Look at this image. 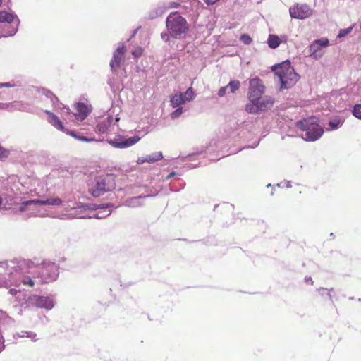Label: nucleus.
<instances>
[{
  "instance_id": "obj_10",
  "label": "nucleus",
  "mask_w": 361,
  "mask_h": 361,
  "mask_svg": "<svg viewBox=\"0 0 361 361\" xmlns=\"http://www.w3.org/2000/svg\"><path fill=\"white\" fill-rule=\"evenodd\" d=\"M250 86L248 89V98L257 99L258 97L262 96L265 91V86L263 81L256 77L250 80Z\"/></svg>"
},
{
  "instance_id": "obj_30",
  "label": "nucleus",
  "mask_w": 361,
  "mask_h": 361,
  "mask_svg": "<svg viewBox=\"0 0 361 361\" xmlns=\"http://www.w3.org/2000/svg\"><path fill=\"white\" fill-rule=\"evenodd\" d=\"M66 133L71 135V136L74 137L78 140L82 141V142H90L94 140L92 138H87L83 135H77L75 132L66 130Z\"/></svg>"
},
{
  "instance_id": "obj_44",
  "label": "nucleus",
  "mask_w": 361,
  "mask_h": 361,
  "mask_svg": "<svg viewBox=\"0 0 361 361\" xmlns=\"http://www.w3.org/2000/svg\"><path fill=\"white\" fill-rule=\"evenodd\" d=\"M207 5H213L219 0H204Z\"/></svg>"
},
{
  "instance_id": "obj_27",
  "label": "nucleus",
  "mask_w": 361,
  "mask_h": 361,
  "mask_svg": "<svg viewBox=\"0 0 361 361\" xmlns=\"http://www.w3.org/2000/svg\"><path fill=\"white\" fill-rule=\"evenodd\" d=\"M19 337H26L30 338L32 341H36L37 340V334L32 331H22L17 334Z\"/></svg>"
},
{
  "instance_id": "obj_16",
  "label": "nucleus",
  "mask_w": 361,
  "mask_h": 361,
  "mask_svg": "<svg viewBox=\"0 0 361 361\" xmlns=\"http://www.w3.org/2000/svg\"><path fill=\"white\" fill-rule=\"evenodd\" d=\"M274 102V99L271 96H261L257 99V105L259 107V112L264 111L272 107Z\"/></svg>"
},
{
  "instance_id": "obj_38",
  "label": "nucleus",
  "mask_w": 361,
  "mask_h": 361,
  "mask_svg": "<svg viewBox=\"0 0 361 361\" xmlns=\"http://www.w3.org/2000/svg\"><path fill=\"white\" fill-rule=\"evenodd\" d=\"M180 4L178 2L172 1L170 2L166 7V10L169 8H178L180 6Z\"/></svg>"
},
{
  "instance_id": "obj_40",
  "label": "nucleus",
  "mask_w": 361,
  "mask_h": 361,
  "mask_svg": "<svg viewBox=\"0 0 361 361\" xmlns=\"http://www.w3.org/2000/svg\"><path fill=\"white\" fill-rule=\"evenodd\" d=\"M142 48H140V47H138V48L135 49V50H133V51H132V54H133L134 56H135V57H139V56H141V54H142Z\"/></svg>"
},
{
  "instance_id": "obj_54",
  "label": "nucleus",
  "mask_w": 361,
  "mask_h": 361,
  "mask_svg": "<svg viewBox=\"0 0 361 361\" xmlns=\"http://www.w3.org/2000/svg\"><path fill=\"white\" fill-rule=\"evenodd\" d=\"M77 217H78V218H85V216H77Z\"/></svg>"
},
{
  "instance_id": "obj_17",
  "label": "nucleus",
  "mask_w": 361,
  "mask_h": 361,
  "mask_svg": "<svg viewBox=\"0 0 361 361\" xmlns=\"http://www.w3.org/2000/svg\"><path fill=\"white\" fill-rule=\"evenodd\" d=\"M153 195H139L137 197H133L127 199L125 201V206L128 207H139L142 205V200L145 198L154 197Z\"/></svg>"
},
{
  "instance_id": "obj_57",
  "label": "nucleus",
  "mask_w": 361,
  "mask_h": 361,
  "mask_svg": "<svg viewBox=\"0 0 361 361\" xmlns=\"http://www.w3.org/2000/svg\"><path fill=\"white\" fill-rule=\"evenodd\" d=\"M1 3H2V0H0V6L1 5Z\"/></svg>"
},
{
  "instance_id": "obj_36",
  "label": "nucleus",
  "mask_w": 361,
  "mask_h": 361,
  "mask_svg": "<svg viewBox=\"0 0 361 361\" xmlns=\"http://www.w3.org/2000/svg\"><path fill=\"white\" fill-rule=\"evenodd\" d=\"M171 37H172L171 36V33L169 32L168 31L167 32H163L161 33V38L165 42H169Z\"/></svg>"
},
{
  "instance_id": "obj_56",
  "label": "nucleus",
  "mask_w": 361,
  "mask_h": 361,
  "mask_svg": "<svg viewBox=\"0 0 361 361\" xmlns=\"http://www.w3.org/2000/svg\"><path fill=\"white\" fill-rule=\"evenodd\" d=\"M271 184H268V185H267V187H271Z\"/></svg>"
},
{
  "instance_id": "obj_9",
  "label": "nucleus",
  "mask_w": 361,
  "mask_h": 361,
  "mask_svg": "<svg viewBox=\"0 0 361 361\" xmlns=\"http://www.w3.org/2000/svg\"><path fill=\"white\" fill-rule=\"evenodd\" d=\"M329 44V41L327 38H321L313 41L309 47V56L315 60L321 59L324 54L322 49L328 47Z\"/></svg>"
},
{
  "instance_id": "obj_1",
  "label": "nucleus",
  "mask_w": 361,
  "mask_h": 361,
  "mask_svg": "<svg viewBox=\"0 0 361 361\" xmlns=\"http://www.w3.org/2000/svg\"><path fill=\"white\" fill-rule=\"evenodd\" d=\"M0 267L4 272L0 273V287L9 288L23 284L34 287L40 283H50L56 280L59 274V265L53 262L44 261L36 268V276L25 275L18 262L15 261L1 262Z\"/></svg>"
},
{
  "instance_id": "obj_13",
  "label": "nucleus",
  "mask_w": 361,
  "mask_h": 361,
  "mask_svg": "<svg viewBox=\"0 0 361 361\" xmlns=\"http://www.w3.org/2000/svg\"><path fill=\"white\" fill-rule=\"evenodd\" d=\"M140 137L138 135H135L128 138L119 137L114 140H108V142L113 147L119 149H124L131 147L136 144Z\"/></svg>"
},
{
  "instance_id": "obj_33",
  "label": "nucleus",
  "mask_w": 361,
  "mask_h": 361,
  "mask_svg": "<svg viewBox=\"0 0 361 361\" xmlns=\"http://www.w3.org/2000/svg\"><path fill=\"white\" fill-rule=\"evenodd\" d=\"M352 30H353V26H350L346 29H342L339 31L337 37L338 38L344 37L348 34H349L352 31Z\"/></svg>"
},
{
  "instance_id": "obj_21",
  "label": "nucleus",
  "mask_w": 361,
  "mask_h": 361,
  "mask_svg": "<svg viewBox=\"0 0 361 361\" xmlns=\"http://www.w3.org/2000/svg\"><path fill=\"white\" fill-rule=\"evenodd\" d=\"M114 207L112 204H103L100 208L105 209L103 212H97L94 217L97 219H103L109 216L111 213V208Z\"/></svg>"
},
{
  "instance_id": "obj_55",
  "label": "nucleus",
  "mask_w": 361,
  "mask_h": 361,
  "mask_svg": "<svg viewBox=\"0 0 361 361\" xmlns=\"http://www.w3.org/2000/svg\"><path fill=\"white\" fill-rule=\"evenodd\" d=\"M135 32H136V31H134L133 36H134L135 35Z\"/></svg>"
},
{
  "instance_id": "obj_49",
  "label": "nucleus",
  "mask_w": 361,
  "mask_h": 361,
  "mask_svg": "<svg viewBox=\"0 0 361 361\" xmlns=\"http://www.w3.org/2000/svg\"><path fill=\"white\" fill-rule=\"evenodd\" d=\"M8 106L7 104L0 102V109H4Z\"/></svg>"
},
{
  "instance_id": "obj_23",
  "label": "nucleus",
  "mask_w": 361,
  "mask_h": 361,
  "mask_svg": "<svg viewBox=\"0 0 361 361\" xmlns=\"http://www.w3.org/2000/svg\"><path fill=\"white\" fill-rule=\"evenodd\" d=\"M267 44L270 48L276 49L280 45L281 40L277 35H269L267 39Z\"/></svg>"
},
{
  "instance_id": "obj_19",
  "label": "nucleus",
  "mask_w": 361,
  "mask_h": 361,
  "mask_svg": "<svg viewBox=\"0 0 361 361\" xmlns=\"http://www.w3.org/2000/svg\"><path fill=\"white\" fill-rule=\"evenodd\" d=\"M45 112L49 115L48 121L49 123H51L56 129L66 133L67 130H65L62 122L56 115L51 113L49 111H46Z\"/></svg>"
},
{
  "instance_id": "obj_51",
  "label": "nucleus",
  "mask_w": 361,
  "mask_h": 361,
  "mask_svg": "<svg viewBox=\"0 0 361 361\" xmlns=\"http://www.w3.org/2000/svg\"><path fill=\"white\" fill-rule=\"evenodd\" d=\"M284 184H286V186L288 188H291V184H290V183L289 181L284 183Z\"/></svg>"
},
{
  "instance_id": "obj_47",
  "label": "nucleus",
  "mask_w": 361,
  "mask_h": 361,
  "mask_svg": "<svg viewBox=\"0 0 361 361\" xmlns=\"http://www.w3.org/2000/svg\"><path fill=\"white\" fill-rule=\"evenodd\" d=\"M86 207H87V205L85 206V205H83L82 204H80V205H78L77 207H74V209H79L86 208Z\"/></svg>"
},
{
  "instance_id": "obj_14",
  "label": "nucleus",
  "mask_w": 361,
  "mask_h": 361,
  "mask_svg": "<svg viewBox=\"0 0 361 361\" xmlns=\"http://www.w3.org/2000/svg\"><path fill=\"white\" fill-rule=\"evenodd\" d=\"M126 47L123 44H119L118 48L113 54L112 59L110 61V68L112 72H116L120 67L121 61L124 59Z\"/></svg>"
},
{
  "instance_id": "obj_2",
  "label": "nucleus",
  "mask_w": 361,
  "mask_h": 361,
  "mask_svg": "<svg viewBox=\"0 0 361 361\" xmlns=\"http://www.w3.org/2000/svg\"><path fill=\"white\" fill-rule=\"evenodd\" d=\"M8 293L15 297L16 301L20 306L26 308L29 307H36L38 308H44L51 310L54 306V300L50 297L39 296L32 295L25 298L24 293L20 290L10 288Z\"/></svg>"
},
{
  "instance_id": "obj_32",
  "label": "nucleus",
  "mask_w": 361,
  "mask_h": 361,
  "mask_svg": "<svg viewBox=\"0 0 361 361\" xmlns=\"http://www.w3.org/2000/svg\"><path fill=\"white\" fill-rule=\"evenodd\" d=\"M353 114L355 117L361 120V104H355L354 106Z\"/></svg>"
},
{
  "instance_id": "obj_7",
  "label": "nucleus",
  "mask_w": 361,
  "mask_h": 361,
  "mask_svg": "<svg viewBox=\"0 0 361 361\" xmlns=\"http://www.w3.org/2000/svg\"><path fill=\"white\" fill-rule=\"evenodd\" d=\"M20 20L16 15L6 11H0V38L14 35Z\"/></svg>"
},
{
  "instance_id": "obj_29",
  "label": "nucleus",
  "mask_w": 361,
  "mask_h": 361,
  "mask_svg": "<svg viewBox=\"0 0 361 361\" xmlns=\"http://www.w3.org/2000/svg\"><path fill=\"white\" fill-rule=\"evenodd\" d=\"M240 86V82L239 80H231L229 83L227 85V87L230 89V92L231 93H235L237 90H238Z\"/></svg>"
},
{
  "instance_id": "obj_31",
  "label": "nucleus",
  "mask_w": 361,
  "mask_h": 361,
  "mask_svg": "<svg viewBox=\"0 0 361 361\" xmlns=\"http://www.w3.org/2000/svg\"><path fill=\"white\" fill-rule=\"evenodd\" d=\"M183 113V109L181 106L176 107V109L171 112V119H177Z\"/></svg>"
},
{
  "instance_id": "obj_42",
  "label": "nucleus",
  "mask_w": 361,
  "mask_h": 361,
  "mask_svg": "<svg viewBox=\"0 0 361 361\" xmlns=\"http://www.w3.org/2000/svg\"><path fill=\"white\" fill-rule=\"evenodd\" d=\"M4 340L3 338V336L0 333V353L4 350Z\"/></svg>"
},
{
  "instance_id": "obj_37",
  "label": "nucleus",
  "mask_w": 361,
  "mask_h": 361,
  "mask_svg": "<svg viewBox=\"0 0 361 361\" xmlns=\"http://www.w3.org/2000/svg\"><path fill=\"white\" fill-rule=\"evenodd\" d=\"M46 96L51 99V101L52 102L53 104H55V102L58 101L55 95H54V94L50 91H46Z\"/></svg>"
},
{
  "instance_id": "obj_41",
  "label": "nucleus",
  "mask_w": 361,
  "mask_h": 361,
  "mask_svg": "<svg viewBox=\"0 0 361 361\" xmlns=\"http://www.w3.org/2000/svg\"><path fill=\"white\" fill-rule=\"evenodd\" d=\"M8 155V152L0 146V158H6Z\"/></svg>"
},
{
  "instance_id": "obj_24",
  "label": "nucleus",
  "mask_w": 361,
  "mask_h": 361,
  "mask_svg": "<svg viewBox=\"0 0 361 361\" xmlns=\"http://www.w3.org/2000/svg\"><path fill=\"white\" fill-rule=\"evenodd\" d=\"M344 120L338 116L334 117L329 122V125L331 130H336L342 126Z\"/></svg>"
},
{
  "instance_id": "obj_8",
  "label": "nucleus",
  "mask_w": 361,
  "mask_h": 361,
  "mask_svg": "<svg viewBox=\"0 0 361 361\" xmlns=\"http://www.w3.org/2000/svg\"><path fill=\"white\" fill-rule=\"evenodd\" d=\"M42 199H32L23 201L19 206L20 212H25V217H45L47 214L41 207L43 206Z\"/></svg>"
},
{
  "instance_id": "obj_35",
  "label": "nucleus",
  "mask_w": 361,
  "mask_h": 361,
  "mask_svg": "<svg viewBox=\"0 0 361 361\" xmlns=\"http://www.w3.org/2000/svg\"><path fill=\"white\" fill-rule=\"evenodd\" d=\"M20 85L18 82H16L13 81L7 82H0V88L1 87H18Z\"/></svg>"
},
{
  "instance_id": "obj_52",
  "label": "nucleus",
  "mask_w": 361,
  "mask_h": 361,
  "mask_svg": "<svg viewBox=\"0 0 361 361\" xmlns=\"http://www.w3.org/2000/svg\"><path fill=\"white\" fill-rule=\"evenodd\" d=\"M334 288H331L329 289V291H328V292L331 293H333V292H334Z\"/></svg>"
},
{
  "instance_id": "obj_45",
  "label": "nucleus",
  "mask_w": 361,
  "mask_h": 361,
  "mask_svg": "<svg viewBox=\"0 0 361 361\" xmlns=\"http://www.w3.org/2000/svg\"><path fill=\"white\" fill-rule=\"evenodd\" d=\"M176 172L175 171H172L171 173H170L168 176H166V177L165 178V179L168 180L172 177H173L175 175H176Z\"/></svg>"
},
{
  "instance_id": "obj_28",
  "label": "nucleus",
  "mask_w": 361,
  "mask_h": 361,
  "mask_svg": "<svg viewBox=\"0 0 361 361\" xmlns=\"http://www.w3.org/2000/svg\"><path fill=\"white\" fill-rule=\"evenodd\" d=\"M183 95L184 102L192 101L195 97V92L192 87H189L185 92H181Z\"/></svg>"
},
{
  "instance_id": "obj_26",
  "label": "nucleus",
  "mask_w": 361,
  "mask_h": 361,
  "mask_svg": "<svg viewBox=\"0 0 361 361\" xmlns=\"http://www.w3.org/2000/svg\"><path fill=\"white\" fill-rule=\"evenodd\" d=\"M42 201L43 202L44 205H53V206H58L61 204L62 200L59 197L55 198H42Z\"/></svg>"
},
{
  "instance_id": "obj_34",
  "label": "nucleus",
  "mask_w": 361,
  "mask_h": 361,
  "mask_svg": "<svg viewBox=\"0 0 361 361\" xmlns=\"http://www.w3.org/2000/svg\"><path fill=\"white\" fill-rule=\"evenodd\" d=\"M240 40L245 44H250L252 42V38L247 34H243L240 37Z\"/></svg>"
},
{
  "instance_id": "obj_39",
  "label": "nucleus",
  "mask_w": 361,
  "mask_h": 361,
  "mask_svg": "<svg viewBox=\"0 0 361 361\" xmlns=\"http://www.w3.org/2000/svg\"><path fill=\"white\" fill-rule=\"evenodd\" d=\"M228 87L226 86L221 87L218 91V96L220 97H224L226 94V92Z\"/></svg>"
},
{
  "instance_id": "obj_5",
  "label": "nucleus",
  "mask_w": 361,
  "mask_h": 361,
  "mask_svg": "<svg viewBox=\"0 0 361 361\" xmlns=\"http://www.w3.org/2000/svg\"><path fill=\"white\" fill-rule=\"evenodd\" d=\"M166 27L173 38L180 39L185 35L188 30L189 25L185 18L176 13H171L166 20Z\"/></svg>"
},
{
  "instance_id": "obj_18",
  "label": "nucleus",
  "mask_w": 361,
  "mask_h": 361,
  "mask_svg": "<svg viewBox=\"0 0 361 361\" xmlns=\"http://www.w3.org/2000/svg\"><path fill=\"white\" fill-rule=\"evenodd\" d=\"M166 11L164 4H159L153 8L148 13V18L151 20L161 16Z\"/></svg>"
},
{
  "instance_id": "obj_48",
  "label": "nucleus",
  "mask_w": 361,
  "mask_h": 361,
  "mask_svg": "<svg viewBox=\"0 0 361 361\" xmlns=\"http://www.w3.org/2000/svg\"><path fill=\"white\" fill-rule=\"evenodd\" d=\"M326 289L324 288H319L317 289V290L320 293L321 295L323 296L324 295V293H323L324 290H326Z\"/></svg>"
},
{
  "instance_id": "obj_46",
  "label": "nucleus",
  "mask_w": 361,
  "mask_h": 361,
  "mask_svg": "<svg viewBox=\"0 0 361 361\" xmlns=\"http://www.w3.org/2000/svg\"><path fill=\"white\" fill-rule=\"evenodd\" d=\"M305 281L307 283L310 282L312 285V284H313V283H314V282H313V281H312V279L311 277H310V276H306V277L305 278Z\"/></svg>"
},
{
  "instance_id": "obj_22",
  "label": "nucleus",
  "mask_w": 361,
  "mask_h": 361,
  "mask_svg": "<svg viewBox=\"0 0 361 361\" xmlns=\"http://www.w3.org/2000/svg\"><path fill=\"white\" fill-rule=\"evenodd\" d=\"M250 102L245 106V111L250 114H257L259 112V107L257 105V99H252V98H248Z\"/></svg>"
},
{
  "instance_id": "obj_43",
  "label": "nucleus",
  "mask_w": 361,
  "mask_h": 361,
  "mask_svg": "<svg viewBox=\"0 0 361 361\" xmlns=\"http://www.w3.org/2000/svg\"><path fill=\"white\" fill-rule=\"evenodd\" d=\"M145 162H147V160H145V157H139L137 160V163L139 164H142Z\"/></svg>"
},
{
  "instance_id": "obj_53",
  "label": "nucleus",
  "mask_w": 361,
  "mask_h": 361,
  "mask_svg": "<svg viewBox=\"0 0 361 361\" xmlns=\"http://www.w3.org/2000/svg\"><path fill=\"white\" fill-rule=\"evenodd\" d=\"M282 183H278V184H277V186H278V187H281V185H282Z\"/></svg>"
},
{
  "instance_id": "obj_25",
  "label": "nucleus",
  "mask_w": 361,
  "mask_h": 361,
  "mask_svg": "<svg viewBox=\"0 0 361 361\" xmlns=\"http://www.w3.org/2000/svg\"><path fill=\"white\" fill-rule=\"evenodd\" d=\"M162 159L163 154L161 152H156L145 157V160H147L148 163H154Z\"/></svg>"
},
{
  "instance_id": "obj_15",
  "label": "nucleus",
  "mask_w": 361,
  "mask_h": 361,
  "mask_svg": "<svg viewBox=\"0 0 361 361\" xmlns=\"http://www.w3.org/2000/svg\"><path fill=\"white\" fill-rule=\"evenodd\" d=\"M75 109L76 112L75 113V116L77 120L81 121L85 120L91 111V109L89 106L82 102L78 103Z\"/></svg>"
},
{
  "instance_id": "obj_11",
  "label": "nucleus",
  "mask_w": 361,
  "mask_h": 361,
  "mask_svg": "<svg viewBox=\"0 0 361 361\" xmlns=\"http://www.w3.org/2000/svg\"><path fill=\"white\" fill-rule=\"evenodd\" d=\"M290 16L295 19H305L309 18L312 11L310 7L306 4H295L289 8Z\"/></svg>"
},
{
  "instance_id": "obj_6",
  "label": "nucleus",
  "mask_w": 361,
  "mask_h": 361,
  "mask_svg": "<svg viewBox=\"0 0 361 361\" xmlns=\"http://www.w3.org/2000/svg\"><path fill=\"white\" fill-rule=\"evenodd\" d=\"M116 188V180L113 175H105L96 177L89 187L90 193L94 197H99Z\"/></svg>"
},
{
  "instance_id": "obj_3",
  "label": "nucleus",
  "mask_w": 361,
  "mask_h": 361,
  "mask_svg": "<svg viewBox=\"0 0 361 361\" xmlns=\"http://www.w3.org/2000/svg\"><path fill=\"white\" fill-rule=\"evenodd\" d=\"M276 75V80L281 84L280 90L292 87L298 80L299 75L287 60L271 67Z\"/></svg>"
},
{
  "instance_id": "obj_4",
  "label": "nucleus",
  "mask_w": 361,
  "mask_h": 361,
  "mask_svg": "<svg viewBox=\"0 0 361 361\" xmlns=\"http://www.w3.org/2000/svg\"><path fill=\"white\" fill-rule=\"evenodd\" d=\"M317 117H309L296 123V126L302 133L301 137L307 142H314L324 134L323 128L318 123Z\"/></svg>"
},
{
  "instance_id": "obj_50",
  "label": "nucleus",
  "mask_w": 361,
  "mask_h": 361,
  "mask_svg": "<svg viewBox=\"0 0 361 361\" xmlns=\"http://www.w3.org/2000/svg\"><path fill=\"white\" fill-rule=\"evenodd\" d=\"M326 295H327L328 298L329 299V300L333 302V297H332L331 293L328 292L326 293Z\"/></svg>"
},
{
  "instance_id": "obj_12",
  "label": "nucleus",
  "mask_w": 361,
  "mask_h": 361,
  "mask_svg": "<svg viewBox=\"0 0 361 361\" xmlns=\"http://www.w3.org/2000/svg\"><path fill=\"white\" fill-rule=\"evenodd\" d=\"M118 120V118L114 119L112 116H108L98 121L96 126V132L100 134H104L112 131L114 125Z\"/></svg>"
},
{
  "instance_id": "obj_20",
  "label": "nucleus",
  "mask_w": 361,
  "mask_h": 361,
  "mask_svg": "<svg viewBox=\"0 0 361 361\" xmlns=\"http://www.w3.org/2000/svg\"><path fill=\"white\" fill-rule=\"evenodd\" d=\"M170 102L173 108L180 106L182 104H185L183 95L181 94L180 92L175 93L171 96Z\"/></svg>"
}]
</instances>
